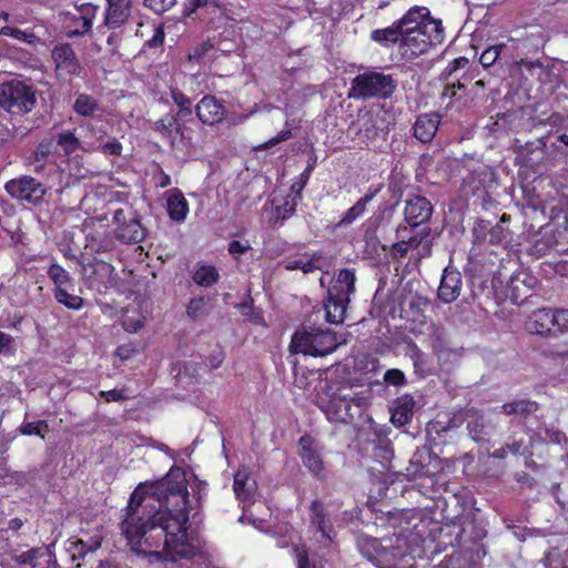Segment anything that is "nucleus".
Instances as JSON below:
<instances>
[{
	"mask_svg": "<svg viewBox=\"0 0 568 568\" xmlns=\"http://www.w3.org/2000/svg\"><path fill=\"white\" fill-rule=\"evenodd\" d=\"M196 115L204 124H216L224 120L226 110L213 95H205L195 106Z\"/></svg>",
	"mask_w": 568,
	"mask_h": 568,
	"instance_id": "17",
	"label": "nucleus"
},
{
	"mask_svg": "<svg viewBox=\"0 0 568 568\" xmlns=\"http://www.w3.org/2000/svg\"><path fill=\"white\" fill-rule=\"evenodd\" d=\"M554 310L540 308L532 313L529 327L532 333L539 335H554Z\"/></svg>",
	"mask_w": 568,
	"mask_h": 568,
	"instance_id": "26",
	"label": "nucleus"
},
{
	"mask_svg": "<svg viewBox=\"0 0 568 568\" xmlns=\"http://www.w3.org/2000/svg\"><path fill=\"white\" fill-rule=\"evenodd\" d=\"M52 58L55 62L57 70L63 71L70 75L80 74L81 65L71 44L64 43L57 45L52 50Z\"/></svg>",
	"mask_w": 568,
	"mask_h": 568,
	"instance_id": "18",
	"label": "nucleus"
},
{
	"mask_svg": "<svg viewBox=\"0 0 568 568\" xmlns=\"http://www.w3.org/2000/svg\"><path fill=\"white\" fill-rule=\"evenodd\" d=\"M406 345V355L412 359L415 373L419 377H426L429 374V369L427 368V358L425 353L413 341L407 342Z\"/></svg>",
	"mask_w": 568,
	"mask_h": 568,
	"instance_id": "32",
	"label": "nucleus"
},
{
	"mask_svg": "<svg viewBox=\"0 0 568 568\" xmlns=\"http://www.w3.org/2000/svg\"><path fill=\"white\" fill-rule=\"evenodd\" d=\"M99 150L104 155H121L122 144L116 139H113L112 141L101 144Z\"/></svg>",
	"mask_w": 568,
	"mask_h": 568,
	"instance_id": "59",
	"label": "nucleus"
},
{
	"mask_svg": "<svg viewBox=\"0 0 568 568\" xmlns=\"http://www.w3.org/2000/svg\"><path fill=\"white\" fill-rule=\"evenodd\" d=\"M366 211V204L358 200L349 207L338 222V226H348L361 217Z\"/></svg>",
	"mask_w": 568,
	"mask_h": 568,
	"instance_id": "45",
	"label": "nucleus"
},
{
	"mask_svg": "<svg viewBox=\"0 0 568 568\" xmlns=\"http://www.w3.org/2000/svg\"><path fill=\"white\" fill-rule=\"evenodd\" d=\"M297 568H315L304 548H295Z\"/></svg>",
	"mask_w": 568,
	"mask_h": 568,
	"instance_id": "60",
	"label": "nucleus"
},
{
	"mask_svg": "<svg viewBox=\"0 0 568 568\" xmlns=\"http://www.w3.org/2000/svg\"><path fill=\"white\" fill-rule=\"evenodd\" d=\"M396 87L397 82L393 75L377 71H365L352 80L348 98L355 100L388 99Z\"/></svg>",
	"mask_w": 568,
	"mask_h": 568,
	"instance_id": "3",
	"label": "nucleus"
},
{
	"mask_svg": "<svg viewBox=\"0 0 568 568\" xmlns=\"http://www.w3.org/2000/svg\"><path fill=\"white\" fill-rule=\"evenodd\" d=\"M374 458L381 463L384 468H389L394 457L392 443L387 438H378L374 446Z\"/></svg>",
	"mask_w": 568,
	"mask_h": 568,
	"instance_id": "37",
	"label": "nucleus"
},
{
	"mask_svg": "<svg viewBox=\"0 0 568 568\" xmlns=\"http://www.w3.org/2000/svg\"><path fill=\"white\" fill-rule=\"evenodd\" d=\"M341 343L337 334L329 328L304 324L291 341V351L314 357H323L336 351Z\"/></svg>",
	"mask_w": 568,
	"mask_h": 568,
	"instance_id": "1",
	"label": "nucleus"
},
{
	"mask_svg": "<svg viewBox=\"0 0 568 568\" xmlns=\"http://www.w3.org/2000/svg\"><path fill=\"white\" fill-rule=\"evenodd\" d=\"M408 247L405 243V240H398L390 247V254L393 258H403L408 253Z\"/></svg>",
	"mask_w": 568,
	"mask_h": 568,
	"instance_id": "62",
	"label": "nucleus"
},
{
	"mask_svg": "<svg viewBox=\"0 0 568 568\" xmlns=\"http://www.w3.org/2000/svg\"><path fill=\"white\" fill-rule=\"evenodd\" d=\"M439 122V115L436 113L420 114L414 124L415 138L423 143L430 142L438 130Z\"/></svg>",
	"mask_w": 568,
	"mask_h": 568,
	"instance_id": "22",
	"label": "nucleus"
},
{
	"mask_svg": "<svg viewBox=\"0 0 568 568\" xmlns=\"http://www.w3.org/2000/svg\"><path fill=\"white\" fill-rule=\"evenodd\" d=\"M205 301L203 297L192 298L186 307V314L191 318H196L204 313Z\"/></svg>",
	"mask_w": 568,
	"mask_h": 568,
	"instance_id": "55",
	"label": "nucleus"
},
{
	"mask_svg": "<svg viewBox=\"0 0 568 568\" xmlns=\"http://www.w3.org/2000/svg\"><path fill=\"white\" fill-rule=\"evenodd\" d=\"M171 98L173 102L179 106V115L182 118L190 116L192 114V101L179 89L171 91Z\"/></svg>",
	"mask_w": 568,
	"mask_h": 568,
	"instance_id": "43",
	"label": "nucleus"
},
{
	"mask_svg": "<svg viewBox=\"0 0 568 568\" xmlns=\"http://www.w3.org/2000/svg\"><path fill=\"white\" fill-rule=\"evenodd\" d=\"M359 134L366 140H375L381 134H386L385 120L378 114L366 112L359 120Z\"/></svg>",
	"mask_w": 568,
	"mask_h": 568,
	"instance_id": "25",
	"label": "nucleus"
},
{
	"mask_svg": "<svg viewBox=\"0 0 568 568\" xmlns=\"http://www.w3.org/2000/svg\"><path fill=\"white\" fill-rule=\"evenodd\" d=\"M75 8L78 14L67 13L69 20L67 34L69 38L81 37L91 31L92 21L98 12V7L92 3H82L75 6Z\"/></svg>",
	"mask_w": 568,
	"mask_h": 568,
	"instance_id": "12",
	"label": "nucleus"
},
{
	"mask_svg": "<svg viewBox=\"0 0 568 568\" xmlns=\"http://www.w3.org/2000/svg\"><path fill=\"white\" fill-rule=\"evenodd\" d=\"M4 189L11 197L33 204L41 202L45 194L44 185L30 175L8 181Z\"/></svg>",
	"mask_w": 568,
	"mask_h": 568,
	"instance_id": "7",
	"label": "nucleus"
},
{
	"mask_svg": "<svg viewBox=\"0 0 568 568\" xmlns=\"http://www.w3.org/2000/svg\"><path fill=\"white\" fill-rule=\"evenodd\" d=\"M463 276L459 271L446 267L438 287V298L448 304L456 301L462 292Z\"/></svg>",
	"mask_w": 568,
	"mask_h": 568,
	"instance_id": "16",
	"label": "nucleus"
},
{
	"mask_svg": "<svg viewBox=\"0 0 568 568\" xmlns=\"http://www.w3.org/2000/svg\"><path fill=\"white\" fill-rule=\"evenodd\" d=\"M430 234V229L425 227L419 233L415 235H409L407 240H405V243L408 247V250H415L417 248Z\"/></svg>",
	"mask_w": 568,
	"mask_h": 568,
	"instance_id": "57",
	"label": "nucleus"
},
{
	"mask_svg": "<svg viewBox=\"0 0 568 568\" xmlns=\"http://www.w3.org/2000/svg\"><path fill=\"white\" fill-rule=\"evenodd\" d=\"M538 404L536 402L529 399H515L513 402L506 403L501 406V412L505 415H518V416H527L537 410Z\"/></svg>",
	"mask_w": 568,
	"mask_h": 568,
	"instance_id": "33",
	"label": "nucleus"
},
{
	"mask_svg": "<svg viewBox=\"0 0 568 568\" xmlns=\"http://www.w3.org/2000/svg\"><path fill=\"white\" fill-rule=\"evenodd\" d=\"M403 29L399 24V20L394 22L390 27L385 29H376L372 32L371 38L383 47H388L399 42L402 49Z\"/></svg>",
	"mask_w": 568,
	"mask_h": 568,
	"instance_id": "29",
	"label": "nucleus"
},
{
	"mask_svg": "<svg viewBox=\"0 0 568 568\" xmlns=\"http://www.w3.org/2000/svg\"><path fill=\"white\" fill-rule=\"evenodd\" d=\"M311 521L322 532V536L331 539V535L327 530V516L325 513L324 505L318 500H313L311 505Z\"/></svg>",
	"mask_w": 568,
	"mask_h": 568,
	"instance_id": "35",
	"label": "nucleus"
},
{
	"mask_svg": "<svg viewBox=\"0 0 568 568\" xmlns=\"http://www.w3.org/2000/svg\"><path fill=\"white\" fill-rule=\"evenodd\" d=\"M505 48H506L505 44H497V45L487 48L480 54L479 62L481 63V65L484 68H488V67L493 65L499 58L503 49H505Z\"/></svg>",
	"mask_w": 568,
	"mask_h": 568,
	"instance_id": "49",
	"label": "nucleus"
},
{
	"mask_svg": "<svg viewBox=\"0 0 568 568\" xmlns=\"http://www.w3.org/2000/svg\"><path fill=\"white\" fill-rule=\"evenodd\" d=\"M154 129L161 133L163 138L173 141V133L180 132L182 125L179 123L176 116L172 114H165L154 123Z\"/></svg>",
	"mask_w": 568,
	"mask_h": 568,
	"instance_id": "36",
	"label": "nucleus"
},
{
	"mask_svg": "<svg viewBox=\"0 0 568 568\" xmlns=\"http://www.w3.org/2000/svg\"><path fill=\"white\" fill-rule=\"evenodd\" d=\"M432 460V453L426 449H417L407 467V471L414 477H428L433 474L429 468V464Z\"/></svg>",
	"mask_w": 568,
	"mask_h": 568,
	"instance_id": "28",
	"label": "nucleus"
},
{
	"mask_svg": "<svg viewBox=\"0 0 568 568\" xmlns=\"http://www.w3.org/2000/svg\"><path fill=\"white\" fill-rule=\"evenodd\" d=\"M548 146H544L541 150L534 153V155L528 156V161L525 163L526 166H529L535 172L546 169L548 163Z\"/></svg>",
	"mask_w": 568,
	"mask_h": 568,
	"instance_id": "46",
	"label": "nucleus"
},
{
	"mask_svg": "<svg viewBox=\"0 0 568 568\" xmlns=\"http://www.w3.org/2000/svg\"><path fill=\"white\" fill-rule=\"evenodd\" d=\"M12 351V337L0 331V355L11 354Z\"/></svg>",
	"mask_w": 568,
	"mask_h": 568,
	"instance_id": "64",
	"label": "nucleus"
},
{
	"mask_svg": "<svg viewBox=\"0 0 568 568\" xmlns=\"http://www.w3.org/2000/svg\"><path fill=\"white\" fill-rule=\"evenodd\" d=\"M412 332L415 335H424L425 342L433 349V352L440 356L448 349V342L445 329L432 322H422L420 327H413Z\"/></svg>",
	"mask_w": 568,
	"mask_h": 568,
	"instance_id": "15",
	"label": "nucleus"
},
{
	"mask_svg": "<svg viewBox=\"0 0 568 568\" xmlns=\"http://www.w3.org/2000/svg\"><path fill=\"white\" fill-rule=\"evenodd\" d=\"M166 210L170 219L181 223L186 219L189 203L179 189H172L168 193Z\"/></svg>",
	"mask_w": 568,
	"mask_h": 568,
	"instance_id": "24",
	"label": "nucleus"
},
{
	"mask_svg": "<svg viewBox=\"0 0 568 568\" xmlns=\"http://www.w3.org/2000/svg\"><path fill=\"white\" fill-rule=\"evenodd\" d=\"M415 406L416 402L412 395L404 394L397 397L390 407V422L397 427L405 426L412 420Z\"/></svg>",
	"mask_w": 568,
	"mask_h": 568,
	"instance_id": "21",
	"label": "nucleus"
},
{
	"mask_svg": "<svg viewBox=\"0 0 568 568\" xmlns=\"http://www.w3.org/2000/svg\"><path fill=\"white\" fill-rule=\"evenodd\" d=\"M143 4L156 14H161L171 9L175 4V0H144Z\"/></svg>",
	"mask_w": 568,
	"mask_h": 568,
	"instance_id": "53",
	"label": "nucleus"
},
{
	"mask_svg": "<svg viewBox=\"0 0 568 568\" xmlns=\"http://www.w3.org/2000/svg\"><path fill=\"white\" fill-rule=\"evenodd\" d=\"M233 489L239 500L250 501L256 490V483L250 478L246 470L242 469L234 475Z\"/></svg>",
	"mask_w": 568,
	"mask_h": 568,
	"instance_id": "27",
	"label": "nucleus"
},
{
	"mask_svg": "<svg viewBox=\"0 0 568 568\" xmlns=\"http://www.w3.org/2000/svg\"><path fill=\"white\" fill-rule=\"evenodd\" d=\"M537 284V278L526 271L514 273L507 281L505 291L501 292L503 301L509 298L514 304L526 301Z\"/></svg>",
	"mask_w": 568,
	"mask_h": 568,
	"instance_id": "9",
	"label": "nucleus"
},
{
	"mask_svg": "<svg viewBox=\"0 0 568 568\" xmlns=\"http://www.w3.org/2000/svg\"><path fill=\"white\" fill-rule=\"evenodd\" d=\"M466 428L469 436L477 443H485L489 438L490 426L485 416L474 407L466 408Z\"/></svg>",
	"mask_w": 568,
	"mask_h": 568,
	"instance_id": "20",
	"label": "nucleus"
},
{
	"mask_svg": "<svg viewBox=\"0 0 568 568\" xmlns=\"http://www.w3.org/2000/svg\"><path fill=\"white\" fill-rule=\"evenodd\" d=\"M468 59L465 58V57H460V58H457L455 59L454 61H452L447 67L446 69L440 73V80L443 81H448L449 78L456 73L459 69H464L466 68V65L468 64Z\"/></svg>",
	"mask_w": 568,
	"mask_h": 568,
	"instance_id": "52",
	"label": "nucleus"
},
{
	"mask_svg": "<svg viewBox=\"0 0 568 568\" xmlns=\"http://www.w3.org/2000/svg\"><path fill=\"white\" fill-rule=\"evenodd\" d=\"M73 110L79 115L92 116L99 110V103L93 97L81 93L73 103Z\"/></svg>",
	"mask_w": 568,
	"mask_h": 568,
	"instance_id": "38",
	"label": "nucleus"
},
{
	"mask_svg": "<svg viewBox=\"0 0 568 568\" xmlns=\"http://www.w3.org/2000/svg\"><path fill=\"white\" fill-rule=\"evenodd\" d=\"M398 202L381 204L366 222V233H374L381 225L390 221Z\"/></svg>",
	"mask_w": 568,
	"mask_h": 568,
	"instance_id": "30",
	"label": "nucleus"
},
{
	"mask_svg": "<svg viewBox=\"0 0 568 568\" xmlns=\"http://www.w3.org/2000/svg\"><path fill=\"white\" fill-rule=\"evenodd\" d=\"M45 557V551L41 548H32L16 556L14 559L22 566L38 568L41 566L40 559Z\"/></svg>",
	"mask_w": 568,
	"mask_h": 568,
	"instance_id": "39",
	"label": "nucleus"
},
{
	"mask_svg": "<svg viewBox=\"0 0 568 568\" xmlns=\"http://www.w3.org/2000/svg\"><path fill=\"white\" fill-rule=\"evenodd\" d=\"M354 270H341L335 282L328 288L324 303L326 321L331 324H341L345 320L349 295L355 292Z\"/></svg>",
	"mask_w": 568,
	"mask_h": 568,
	"instance_id": "2",
	"label": "nucleus"
},
{
	"mask_svg": "<svg viewBox=\"0 0 568 568\" xmlns=\"http://www.w3.org/2000/svg\"><path fill=\"white\" fill-rule=\"evenodd\" d=\"M322 260H323V257L321 254H314L310 258H306L305 256H303L302 271L305 274H307V273H312L315 270H321L323 267Z\"/></svg>",
	"mask_w": 568,
	"mask_h": 568,
	"instance_id": "56",
	"label": "nucleus"
},
{
	"mask_svg": "<svg viewBox=\"0 0 568 568\" xmlns=\"http://www.w3.org/2000/svg\"><path fill=\"white\" fill-rule=\"evenodd\" d=\"M344 396L351 408L355 406L356 408L362 409L369 405V390L348 392L344 393ZM357 413L361 414V410Z\"/></svg>",
	"mask_w": 568,
	"mask_h": 568,
	"instance_id": "47",
	"label": "nucleus"
},
{
	"mask_svg": "<svg viewBox=\"0 0 568 568\" xmlns=\"http://www.w3.org/2000/svg\"><path fill=\"white\" fill-rule=\"evenodd\" d=\"M433 214V204L422 195H412L405 201V222L415 229L429 221Z\"/></svg>",
	"mask_w": 568,
	"mask_h": 568,
	"instance_id": "11",
	"label": "nucleus"
},
{
	"mask_svg": "<svg viewBox=\"0 0 568 568\" xmlns=\"http://www.w3.org/2000/svg\"><path fill=\"white\" fill-rule=\"evenodd\" d=\"M469 287L474 300H494L496 304L503 302L501 292H497L496 277L490 280L488 275L474 273L469 278Z\"/></svg>",
	"mask_w": 568,
	"mask_h": 568,
	"instance_id": "14",
	"label": "nucleus"
},
{
	"mask_svg": "<svg viewBox=\"0 0 568 568\" xmlns=\"http://www.w3.org/2000/svg\"><path fill=\"white\" fill-rule=\"evenodd\" d=\"M300 456L303 465L316 477H321L324 473V463L321 454L313 445V439L310 436H302L300 438Z\"/></svg>",
	"mask_w": 568,
	"mask_h": 568,
	"instance_id": "19",
	"label": "nucleus"
},
{
	"mask_svg": "<svg viewBox=\"0 0 568 568\" xmlns=\"http://www.w3.org/2000/svg\"><path fill=\"white\" fill-rule=\"evenodd\" d=\"M470 82L471 80H466V90H463V93L464 95H469L470 99L474 100L481 95L486 84L484 80H478L469 87Z\"/></svg>",
	"mask_w": 568,
	"mask_h": 568,
	"instance_id": "58",
	"label": "nucleus"
},
{
	"mask_svg": "<svg viewBox=\"0 0 568 568\" xmlns=\"http://www.w3.org/2000/svg\"><path fill=\"white\" fill-rule=\"evenodd\" d=\"M57 145L60 146L65 155H71L82 149L80 140L70 130H64L55 135Z\"/></svg>",
	"mask_w": 568,
	"mask_h": 568,
	"instance_id": "34",
	"label": "nucleus"
},
{
	"mask_svg": "<svg viewBox=\"0 0 568 568\" xmlns=\"http://www.w3.org/2000/svg\"><path fill=\"white\" fill-rule=\"evenodd\" d=\"M466 408L463 410H459L458 413L454 414L453 417L448 420L447 426L443 428V430L452 429V428H458L463 424H466Z\"/></svg>",
	"mask_w": 568,
	"mask_h": 568,
	"instance_id": "61",
	"label": "nucleus"
},
{
	"mask_svg": "<svg viewBox=\"0 0 568 568\" xmlns=\"http://www.w3.org/2000/svg\"><path fill=\"white\" fill-rule=\"evenodd\" d=\"M328 420L334 423L349 424L354 420L355 414L348 405L344 389L339 388L331 397L327 404L321 406Z\"/></svg>",
	"mask_w": 568,
	"mask_h": 568,
	"instance_id": "13",
	"label": "nucleus"
},
{
	"mask_svg": "<svg viewBox=\"0 0 568 568\" xmlns=\"http://www.w3.org/2000/svg\"><path fill=\"white\" fill-rule=\"evenodd\" d=\"M85 246L95 253L108 252L112 247V241L106 234H91L87 237Z\"/></svg>",
	"mask_w": 568,
	"mask_h": 568,
	"instance_id": "42",
	"label": "nucleus"
},
{
	"mask_svg": "<svg viewBox=\"0 0 568 568\" xmlns=\"http://www.w3.org/2000/svg\"><path fill=\"white\" fill-rule=\"evenodd\" d=\"M55 300L71 310H80L83 305V298L67 292L63 287H55Z\"/></svg>",
	"mask_w": 568,
	"mask_h": 568,
	"instance_id": "41",
	"label": "nucleus"
},
{
	"mask_svg": "<svg viewBox=\"0 0 568 568\" xmlns=\"http://www.w3.org/2000/svg\"><path fill=\"white\" fill-rule=\"evenodd\" d=\"M554 336L568 332V310L554 311Z\"/></svg>",
	"mask_w": 568,
	"mask_h": 568,
	"instance_id": "50",
	"label": "nucleus"
},
{
	"mask_svg": "<svg viewBox=\"0 0 568 568\" xmlns=\"http://www.w3.org/2000/svg\"><path fill=\"white\" fill-rule=\"evenodd\" d=\"M251 248L250 244L248 243H242L240 241H231L229 243V253L233 256H239V255H242L244 254L245 252H247L248 250Z\"/></svg>",
	"mask_w": 568,
	"mask_h": 568,
	"instance_id": "63",
	"label": "nucleus"
},
{
	"mask_svg": "<svg viewBox=\"0 0 568 568\" xmlns=\"http://www.w3.org/2000/svg\"><path fill=\"white\" fill-rule=\"evenodd\" d=\"M220 273L213 265L196 264L192 274L193 282L202 287H211L217 283Z\"/></svg>",
	"mask_w": 568,
	"mask_h": 568,
	"instance_id": "31",
	"label": "nucleus"
},
{
	"mask_svg": "<svg viewBox=\"0 0 568 568\" xmlns=\"http://www.w3.org/2000/svg\"><path fill=\"white\" fill-rule=\"evenodd\" d=\"M399 24L403 31L412 29L423 34L439 33L445 34L442 21L430 16V11L426 7H412L400 19Z\"/></svg>",
	"mask_w": 568,
	"mask_h": 568,
	"instance_id": "6",
	"label": "nucleus"
},
{
	"mask_svg": "<svg viewBox=\"0 0 568 568\" xmlns=\"http://www.w3.org/2000/svg\"><path fill=\"white\" fill-rule=\"evenodd\" d=\"M444 39L445 34L437 32L423 34L416 31L412 32V29H405L402 39L403 54L408 58L422 55L428 52L430 48L442 44Z\"/></svg>",
	"mask_w": 568,
	"mask_h": 568,
	"instance_id": "8",
	"label": "nucleus"
},
{
	"mask_svg": "<svg viewBox=\"0 0 568 568\" xmlns=\"http://www.w3.org/2000/svg\"><path fill=\"white\" fill-rule=\"evenodd\" d=\"M547 145V136H541L536 141L526 142L517 146V156L521 159L523 164L528 161V156L534 155L535 152L541 150Z\"/></svg>",
	"mask_w": 568,
	"mask_h": 568,
	"instance_id": "40",
	"label": "nucleus"
},
{
	"mask_svg": "<svg viewBox=\"0 0 568 568\" xmlns=\"http://www.w3.org/2000/svg\"><path fill=\"white\" fill-rule=\"evenodd\" d=\"M115 225L113 233L123 244H136L144 240L145 229L142 226L138 213L131 207H120L111 212Z\"/></svg>",
	"mask_w": 568,
	"mask_h": 568,
	"instance_id": "5",
	"label": "nucleus"
},
{
	"mask_svg": "<svg viewBox=\"0 0 568 568\" xmlns=\"http://www.w3.org/2000/svg\"><path fill=\"white\" fill-rule=\"evenodd\" d=\"M54 145L53 140L43 139L34 150L26 158V164L32 166L34 173L40 174L44 171V168L53 152Z\"/></svg>",
	"mask_w": 568,
	"mask_h": 568,
	"instance_id": "23",
	"label": "nucleus"
},
{
	"mask_svg": "<svg viewBox=\"0 0 568 568\" xmlns=\"http://www.w3.org/2000/svg\"><path fill=\"white\" fill-rule=\"evenodd\" d=\"M48 276L53 281L57 287H62L71 282L69 272L55 263L50 265Z\"/></svg>",
	"mask_w": 568,
	"mask_h": 568,
	"instance_id": "48",
	"label": "nucleus"
},
{
	"mask_svg": "<svg viewBox=\"0 0 568 568\" xmlns=\"http://www.w3.org/2000/svg\"><path fill=\"white\" fill-rule=\"evenodd\" d=\"M384 381L388 385L403 386L406 384L405 374L397 368L387 369L384 374Z\"/></svg>",
	"mask_w": 568,
	"mask_h": 568,
	"instance_id": "54",
	"label": "nucleus"
},
{
	"mask_svg": "<svg viewBox=\"0 0 568 568\" xmlns=\"http://www.w3.org/2000/svg\"><path fill=\"white\" fill-rule=\"evenodd\" d=\"M473 80L470 74H464L462 79H458L456 82L447 83L442 92V101L444 102L446 99L450 102L456 95L457 90L462 91L466 90V80Z\"/></svg>",
	"mask_w": 568,
	"mask_h": 568,
	"instance_id": "44",
	"label": "nucleus"
},
{
	"mask_svg": "<svg viewBox=\"0 0 568 568\" xmlns=\"http://www.w3.org/2000/svg\"><path fill=\"white\" fill-rule=\"evenodd\" d=\"M36 95L31 87L20 80L0 84V108L12 114L30 112L36 105Z\"/></svg>",
	"mask_w": 568,
	"mask_h": 568,
	"instance_id": "4",
	"label": "nucleus"
},
{
	"mask_svg": "<svg viewBox=\"0 0 568 568\" xmlns=\"http://www.w3.org/2000/svg\"><path fill=\"white\" fill-rule=\"evenodd\" d=\"M103 22L97 30L105 34L106 30H118L124 26L131 17L132 0H106Z\"/></svg>",
	"mask_w": 568,
	"mask_h": 568,
	"instance_id": "10",
	"label": "nucleus"
},
{
	"mask_svg": "<svg viewBox=\"0 0 568 568\" xmlns=\"http://www.w3.org/2000/svg\"><path fill=\"white\" fill-rule=\"evenodd\" d=\"M49 426L47 422L44 420H38V422H30L21 425L20 432L23 435L31 436V435H39L42 438L44 437V434L42 430L48 432Z\"/></svg>",
	"mask_w": 568,
	"mask_h": 568,
	"instance_id": "51",
	"label": "nucleus"
}]
</instances>
